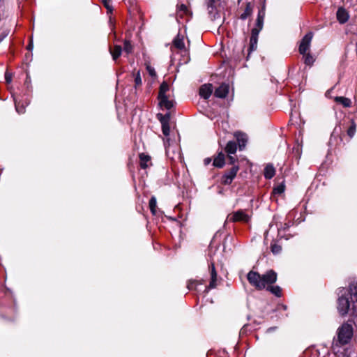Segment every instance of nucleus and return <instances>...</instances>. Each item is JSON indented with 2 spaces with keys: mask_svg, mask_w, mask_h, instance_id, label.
<instances>
[{
  "mask_svg": "<svg viewBox=\"0 0 357 357\" xmlns=\"http://www.w3.org/2000/svg\"><path fill=\"white\" fill-rule=\"evenodd\" d=\"M337 295V311L341 316H345L357 307V282L350 284L348 288H340Z\"/></svg>",
  "mask_w": 357,
  "mask_h": 357,
  "instance_id": "obj_1",
  "label": "nucleus"
},
{
  "mask_svg": "<svg viewBox=\"0 0 357 357\" xmlns=\"http://www.w3.org/2000/svg\"><path fill=\"white\" fill-rule=\"evenodd\" d=\"M249 283L258 290L267 289L268 286L274 284L277 280V273L269 270L261 275L258 272L250 271L247 275Z\"/></svg>",
  "mask_w": 357,
  "mask_h": 357,
  "instance_id": "obj_2",
  "label": "nucleus"
},
{
  "mask_svg": "<svg viewBox=\"0 0 357 357\" xmlns=\"http://www.w3.org/2000/svg\"><path fill=\"white\" fill-rule=\"evenodd\" d=\"M353 335L352 326L348 323L343 324L337 331L338 341L341 344H347Z\"/></svg>",
  "mask_w": 357,
  "mask_h": 357,
  "instance_id": "obj_3",
  "label": "nucleus"
},
{
  "mask_svg": "<svg viewBox=\"0 0 357 357\" xmlns=\"http://www.w3.org/2000/svg\"><path fill=\"white\" fill-rule=\"evenodd\" d=\"M239 167L238 165H234L230 169L225 172V173L221 177V183L223 185H229L232 183L233 180L236 177Z\"/></svg>",
  "mask_w": 357,
  "mask_h": 357,
  "instance_id": "obj_4",
  "label": "nucleus"
},
{
  "mask_svg": "<svg viewBox=\"0 0 357 357\" xmlns=\"http://www.w3.org/2000/svg\"><path fill=\"white\" fill-rule=\"evenodd\" d=\"M312 37L313 33L312 32H309L303 38L298 48V51L301 54H305V53L310 50Z\"/></svg>",
  "mask_w": 357,
  "mask_h": 357,
  "instance_id": "obj_5",
  "label": "nucleus"
},
{
  "mask_svg": "<svg viewBox=\"0 0 357 357\" xmlns=\"http://www.w3.org/2000/svg\"><path fill=\"white\" fill-rule=\"evenodd\" d=\"M231 222H248L250 217L243 211L239 210L231 214H229L227 217Z\"/></svg>",
  "mask_w": 357,
  "mask_h": 357,
  "instance_id": "obj_6",
  "label": "nucleus"
},
{
  "mask_svg": "<svg viewBox=\"0 0 357 357\" xmlns=\"http://www.w3.org/2000/svg\"><path fill=\"white\" fill-rule=\"evenodd\" d=\"M211 281L209 285L206 287V291H208L209 289H213L217 286V273L215 268V265L213 263H211Z\"/></svg>",
  "mask_w": 357,
  "mask_h": 357,
  "instance_id": "obj_7",
  "label": "nucleus"
},
{
  "mask_svg": "<svg viewBox=\"0 0 357 357\" xmlns=\"http://www.w3.org/2000/svg\"><path fill=\"white\" fill-rule=\"evenodd\" d=\"M213 92V85L211 84H203L199 89V95L204 99H208Z\"/></svg>",
  "mask_w": 357,
  "mask_h": 357,
  "instance_id": "obj_8",
  "label": "nucleus"
},
{
  "mask_svg": "<svg viewBox=\"0 0 357 357\" xmlns=\"http://www.w3.org/2000/svg\"><path fill=\"white\" fill-rule=\"evenodd\" d=\"M229 84H222L218 88H217L214 92V95L217 98H224L229 93Z\"/></svg>",
  "mask_w": 357,
  "mask_h": 357,
  "instance_id": "obj_9",
  "label": "nucleus"
},
{
  "mask_svg": "<svg viewBox=\"0 0 357 357\" xmlns=\"http://www.w3.org/2000/svg\"><path fill=\"white\" fill-rule=\"evenodd\" d=\"M259 33L257 30L251 31V36L250 38L249 51L252 52L257 49Z\"/></svg>",
  "mask_w": 357,
  "mask_h": 357,
  "instance_id": "obj_10",
  "label": "nucleus"
},
{
  "mask_svg": "<svg viewBox=\"0 0 357 357\" xmlns=\"http://www.w3.org/2000/svg\"><path fill=\"white\" fill-rule=\"evenodd\" d=\"M158 100H159V105L161 107H164L166 109H171L174 105V102L173 100H170L169 99V98L167 96H163V97H160V98H158Z\"/></svg>",
  "mask_w": 357,
  "mask_h": 357,
  "instance_id": "obj_11",
  "label": "nucleus"
},
{
  "mask_svg": "<svg viewBox=\"0 0 357 357\" xmlns=\"http://www.w3.org/2000/svg\"><path fill=\"white\" fill-rule=\"evenodd\" d=\"M225 154L220 151L213 159V165L215 167L222 168L225 165Z\"/></svg>",
  "mask_w": 357,
  "mask_h": 357,
  "instance_id": "obj_12",
  "label": "nucleus"
},
{
  "mask_svg": "<svg viewBox=\"0 0 357 357\" xmlns=\"http://www.w3.org/2000/svg\"><path fill=\"white\" fill-rule=\"evenodd\" d=\"M337 19L340 24H344L349 20V15L343 8H338L337 11Z\"/></svg>",
  "mask_w": 357,
  "mask_h": 357,
  "instance_id": "obj_13",
  "label": "nucleus"
},
{
  "mask_svg": "<svg viewBox=\"0 0 357 357\" xmlns=\"http://www.w3.org/2000/svg\"><path fill=\"white\" fill-rule=\"evenodd\" d=\"M254 8V3L248 2L246 4V7L243 11V13L241 15L240 18L243 20L247 19L249 16L252 14Z\"/></svg>",
  "mask_w": 357,
  "mask_h": 357,
  "instance_id": "obj_14",
  "label": "nucleus"
},
{
  "mask_svg": "<svg viewBox=\"0 0 357 357\" xmlns=\"http://www.w3.org/2000/svg\"><path fill=\"white\" fill-rule=\"evenodd\" d=\"M139 160H140V167L142 169H146L151 165V157L148 155H146L144 153H141L139 155Z\"/></svg>",
  "mask_w": 357,
  "mask_h": 357,
  "instance_id": "obj_15",
  "label": "nucleus"
},
{
  "mask_svg": "<svg viewBox=\"0 0 357 357\" xmlns=\"http://www.w3.org/2000/svg\"><path fill=\"white\" fill-rule=\"evenodd\" d=\"M173 45L174 47L180 50H185V43L183 36L178 34L177 36L173 40Z\"/></svg>",
  "mask_w": 357,
  "mask_h": 357,
  "instance_id": "obj_16",
  "label": "nucleus"
},
{
  "mask_svg": "<svg viewBox=\"0 0 357 357\" xmlns=\"http://www.w3.org/2000/svg\"><path fill=\"white\" fill-rule=\"evenodd\" d=\"M235 137L238 141L239 149L242 150L246 145L248 140L247 136L243 133H236Z\"/></svg>",
  "mask_w": 357,
  "mask_h": 357,
  "instance_id": "obj_17",
  "label": "nucleus"
},
{
  "mask_svg": "<svg viewBox=\"0 0 357 357\" xmlns=\"http://www.w3.org/2000/svg\"><path fill=\"white\" fill-rule=\"evenodd\" d=\"M275 174V169L272 165H267L264 168V175L267 179L272 178Z\"/></svg>",
  "mask_w": 357,
  "mask_h": 357,
  "instance_id": "obj_18",
  "label": "nucleus"
},
{
  "mask_svg": "<svg viewBox=\"0 0 357 357\" xmlns=\"http://www.w3.org/2000/svg\"><path fill=\"white\" fill-rule=\"evenodd\" d=\"M334 100L336 102L342 105L344 107H350L351 106V100L348 98L336 96Z\"/></svg>",
  "mask_w": 357,
  "mask_h": 357,
  "instance_id": "obj_19",
  "label": "nucleus"
},
{
  "mask_svg": "<svg viewBox=\"0 0 357 357\" xmlns=\"http://www.w3.org/2000/svg\"><path fill=\"white\" fill-rule=\"evenodd\" d=\"M109 52L112 56V59L116 61L121 56L122 48L120 45H116L113 48L109 49Z\"/></svg>",
  "mask_w": 357,
  "mask_h": 357,
  "instance_id": "obj_20",
  "label": "nucleus"
},
{
  "mask_svg": "<svg viewBox=\"0 0 357 357\" xmlns=\"http://www.w3.org/2000/svg\"><path fill=\"white\" fill-rule=\"evenodd\" d=\"M225 151L227 154H234L236 153L237 149V144L234 141H229L225 146Z\"/></svg>",
  "mask_w": 357,
  "mask_h": 357,
  "instance_id": "obj_21",
  "label": "nucleus"
},
{
  "mask_svg": "<svg viewBox=\"0 0 357 357\" xmlns=\"http://www.w3.org/2000/svg\"><path fill=\"white\" fill-rule=\"evenodd\" d=\"M266 289L277 297H280L282 296V289L279 286H272L271 284L268 286Z\"/></svg>",
  "mask_w": 357,
  "mask_h": 357,
  "instance_id": "obj_22",
  "label": "nucleus"
},
{
  "mask_svg": "<svg viewBox=\"0 0 357 357\" xmlns=\"http://www.w3.org/2000/svg\"><path fill=\"white\" fill-rule=\"evenodd\" d=\"M169 91V85L166 82H162L159 89L158 98L167 96L166 93Z\"/></svg>",
  "mask_w": 357,
  "mask_h": 357,
  "instance_id": "obj_23",
  "label": "nucleus"
},
{
  "mask_svg": "<svg viewBox=\"0 0 357 357\" xmlns=\"http://www.w3.org/2000/svg\"><path fill=\"white\" fill-rule=\"evenodd\" d=\"M356 130V124L354 120L351 121V126L347 130V135L349 136L350 138H352Z\"/></svg>",
  "mask_w": 357,
  "mask_h": 357,
  "instance_id": "obj_24",
  "label": "nucleus"
},
{
  "mask_svg": "<svg viewBox=\"0 0 357 357\" xmlns=\"http://www.w3.org/2000/svg\"><path fill=\"white\" fill-rule=\"evenodd\" d=\"M302 55L303 56L305 64L307 66H312L313 64L314 59L310 53L306 52L305 54Z\"/></svg>",
  "mask_w": 357,
  "mask_h": 357,
  "instance_id": "obj_25",
  "label": "nucleus"
},
{
  "mask_svg": "<svg viewBox=\"0 0 357 357\" xmlns=\"http://www.w3.org/2000/svg\"><path fill=\"white\" fill-rule=\"evenodd\" d=\"M156 206H157V202L155 197H152L149 200V208L151 211V213L153 215L156 214Z\"/></svg>",
  "mask_w": 357,
  "mask_h": 357,
  "instance_id": "obj_26",
  "label": "nucleus"
},
{
  "mask_svg": "<svg viewBox=\"0 0 357 357\" xmlns=\"http://www.w3.org/2000/svg\"><path fill=\"white\" fill-rule=\"evenodd\" d=\"M264 19L257 18L256 20L255 26L252 30H257L259 33L263 29Z\"/></svg>",
  "mask_w": 357,
  "mask_h": 357,
  "instance_id": "obj_27",
  "label": "nucleus"
},
{
  "mask_svg": "<svg viewBox=\"0 0 357 357\" xmlns=\"http://www.w3.org/2000/svg\"><path fill=\"white\" fill-rule=\"evenodd\" d=\"M205 2L207 5V9L209 13H213L215 10L214 3L215 0H205Z\"/></svg>",
  "mask_w": 357,
  "mask_h": 357,
  "instance_id": "obj_28",
  "label": "nucleus"
},
{
  "mask_svg": "<svg viewBox=\"0 0 357 357\" xmlns=\"http://www.w3.org/2000/svg\"><path fill=\"white\" fill-rule=\"evenodd\" d=\"M158 119L160 120L162 126H163V123H169V121L170 119V114H167L165 116H163L161 114H158Z\"/></svg>",
  "mask_w": 357,
  "mask_h": 357,
  "instance_id": "obj_29",
  "label": "nucleus"
},
{
  "mask_svg": "<svg viewBox=\"0 0 357 357\" xmlns=\"http://www.w3.org/2000/svg\"><path fill=\"white\" fill-rule=\"evenodd\" d=\"M285 190V186L284 183H280L273 188V192L274 194L280 195L284 192Z\"/></svg>",
  "mask_w": 357,
  "mask_h": 357,
  "instance_id": "obj_30",
  "label": "nucleus"
},
{
  "mask_svg": "<svg viewBox=\"0 0 357 357\" xmlns=\"http://www.w3.org/2000/svg\"><path fill=\"white\" fill-rule=\"evenodd\" d=\"M271 252L274 255L279 254L281 252V250H282L281 246L280 245L276 244V243H272L271 245Z\"/></svg>",
  "mask_w": 357,
  "mask_h": 357,
  "instance_id": "obj_31",
  "label": "nucleus"
},
{
  "mask_svg": "<svg viewBox=\"0 0 357 357\" xmlns=\"http://www.w3.org/2000/svg\"><path fill=\"white\" fill-rule=\"evenodd\" d=\"M123 50L127 54H130V53L132 52V45L130 44V43L128 40H125Z\"/></svg>",
  "mask_w": 357,
  "mask_h": 357,
  "instance_id": "obj_32",
  "label": "nucleus"
},
{
  "mask_svg": "<svg viewBox=\"0 0 357 357\" xmlns=\"http://www.w3.org/2000/svg\"><path fill=\"white\" fill-rule=\"evenodd\" d=\"M162 131L165 136H168L169 135L170 128L169 123H163V126H162Z\"/></svg>",
  "mask_w": 357,
  "mask_h": 357,
  "instance_id": "obj_33",
  "label": "nucleus"
},
{
  "mask_svg": "<svg viewBox=\"0 0 357 357\" xmlns=\"http://www.w3.org/2000/svg\"><path fill=\"white\" fill-rule=\"evenodd\" d=\"M102 2L109 12L112 11L113 8L111 4V0H102Z\"/></svg>",
  "mask_w": 357,
  "mask_h": 357,
  "instance_id": "obj_34",
  "label": "nucleus"
},
{
  "mask_svg": "<svg viewBox=\"0 0 357 357\" xmlns=\"http://www.w3.org/2000/svg\"><path fill=\"white\" fill-rule=\"evenodd\" d=\"M265 17V5L259 10L257 18L264 19Z\"/></svg>",
  "mask_w": 357,
  "mask_h": 357,
  "instance_id": "obj_35",
  "label": "nucleus"
},
{
  "mask_svg": "<svg viewBox=\"0 0 357 357\" xmlns=\"http://www.w3.org/2000/svg\"><path fill=\"white\" fill-rule=\"evenodd\" d=\"M135 82L136 86H139L142 84V79L140 76L139 72H137L135 78Z\"/></svg>",
  "mask_w": 357,
  "mask_h": 357,
  "instance_id": "obj_36",
  "label": "nucleus"
},
{
  "mask_svg": "<svg viewBox=\"0 0 357 357\" xmlns=\"http://www.w3.org/2000/svg\"><path fill=\"white\" fill-rule=\"evenodd\" d=\"M15 109H16V111L19 113V114H22L24 112V107L22 105V106H20L18 103H17L15 102Z\"/></svg>",
  "mask_w": 357,
  "mask_h": 357,
  "instance_id": "obj_37",
  "label": "nucleus"
},
{
  "mask_svg": "<svg viewBox=\"0 0 357 357\" xmlns=\"http://www.w3.org/2000/svg\"><path fill=\"white\" fill-rule=\"evenodd\" d=\"M146 69L151 76H152V77L155 76L156 74H155V71L154 68H153L150 66H147Z\"/></svg>",
  "mask_w": 357,
  "mask_h": 357,
  "instance_id": "obj_38",
  "label": "nucleus"
},
{
  "mask_svg": "<svg viewBox=\"0 0 357 357\" xmlns=\"http://www.w3.org/2000/svg\"><path fill=\"white\" fill-rule=\"evenodd\" d=\"M179 11H183V13H185L188 10V8L185 5L181 4L178 7Z\"/></svg>",
  "mask_w": 357,
  "mask_h": 357,
  "instance_id": "obj_39",
  "label": "nucleus"
},
{
  "mask_svg": "<svg viewBox=\"0 0 357 357\" xmlns=\"http://www.w3.org/2000/svg\"><path fill=\"white\" fill-rule=\"evenodd\" d=\"M5 79H6V82H7L8 83L11 82V80H12L11 76H10V75H9V74H8V73H6V75H5Z\"/></svg>",
  "mask_w": 357,
  "mask_h": 357,
  "instance_id": "obj_40",
  "label": "nucleus"
},
{
  "mask_svg": "<svg viewBox=\"0 0 357 357\" xmlns=\"http://www.w3.org/2000/svg\"><path fill=\"white\" fill-rule=\"evenodd\" d=\"M287 309V305H283V304H280L278 306V310H286Z\"/></svg>",
  "mask_w": 357,
  "mask_h": 357,
  "instance_id": "obj_41",
  "label": "nucleus"
},
{
  "mask_svg": "<svg viewBox=\"0 0 357 357\" xmlns=\"http://www.w3.org/2000/svg\"><path fill=\"white\" fill-rule=\"evenodd\" d=\"M211 162V159L210 158H206L204 160L205 165H208Z\"/></svg>",
  "mask_w": 357,
  "mask_h": 357,
  "instance_id": "obj_42",
  "label": "nucleus"
},
{
  "mask_svg": "<svg viewBox=\"0 0 357 357\" xmlns=\"http://www.w3.org/2000/svg\"><path fill=\"white\" fill-rule=\"evenodd\" d=\"M8 35V33L7 32H3V33H1V36H0V42L5 38Z\"/></svg>",
  "mask_w": 357,
  "mask_h": 357,
  "instance_id": "obj_43",
  "label": "nucleus"
},
{
  "mask_svg": "<svg viewBox=\"0 0 357 357\" xmlns=\"http://www.w3.org/2000/svg\"><path fill=\"white\" fill-rule=\"evenodd\" d=\"M33 48V45L32 43H30L29 45H28V49L29 50H31Z\"/></svg>",
  "mask_w": 357,
  "mask_h": 357,
  "instance_id": "obj_44",
  "label": "nucleus"
},
{
  "mask_svg": "<svg viewBox=\"0 0 357 357\" xmlns=\"http://www.w3.org/2000/svg\"><path fill=\"white\" fill-rule=\"evenodd\" d=\"M229 160H231V162H234V158L232 156H229Z\"/></svg>",
  "mask_w": 357,
  "mask_h": 357,
  "instance_id": "obj_45",
  "label": "nucleus"
},
{
  "mask_svg": "<svg viewBox=\"0 0 357 357\" xmlns=\"http://www.w3.org/2000/svg\"><path fill=\"white\" fill-rule=\"evenodd\" d=\"M188 289H191V287H190V284L188 286Z\"/></svg>",
  "mask_w": 357,
  "mask_h": 357,
  "instance_id": "obj_46",
  "label": "nucleus"
}]
</instances>
